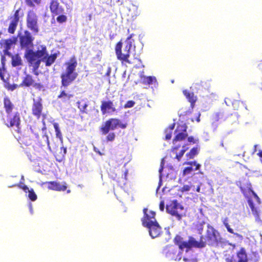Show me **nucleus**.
Returning <instances> with one entry per match:
<instances>
[{"mask_svg":"<svg viewBox=\"0 0 262 262\" xmlns=\"http://www.w3.org/2000/svg\"><path fill=\"white\" fill-rule=\"evenodd\" d=\"M100 110L102 115L112 114L117 111L115 104L110 100L101 101Z\"/></svg>","mask_w":262,"mask_h":262,"instance_id":"f3484780","label":"nucleus"},{"mask_svg":"<svg viewBox=\"0 0 262 262\" xmlns=\"http://www.w3.org/2000/svg\"><path fill=\"white\" fill-rule=\"evenodd\" d=\"M199 153V149L198 147H194L186 154V156L188 159H192Z\"/></svg>","mask_w":262,"mask_h":262,"instance_id":"72a5a7b5","label":"nucleus"},{"mask_svg":"<svg viewBox=\"0 0 262 262\" xmlns=\"http://www.w3.org/2000/svg\"><path fill=\"white\" fill-rule=\"evenodd\" d=\"M20 10V8H18L15 11L13 15H10L8 18L9 24L8 28V32L10 34H14L16 30L20 19L19 12Z\"/></svg>","mask_w":262,"mask_h":262,"instance_id":"4468645a","label":"nucleus"},{"mask_svg":"<svg viewBox=\"0 0 262 262\" xmlns=\"http://www.w3.org/2000/svg\"><path fill=\"white\" fill-rule=\"evenodd\" d=\"M38 18V17L34 11L31 10L28 11L26 18L27 27L35 35L39 31Z\"/></svg>","mask_w":262,"mask_h":262,"instance_id":"1a4fd4ad","label":"nucleus"},{"mask_svg":"<svg viewBox=\"0 0 262 262\" xmlns=\"http://www.w3.org/2000/svg\"><path fill=\"white\" fill-rule=\"evenodd\" d=\"M4 108L7 114H10L14 108V104L8 97H5L3 100Z\"/></svg>","mask_w":262,"mask_h":262,"instance_id":"c756f323","label":"nucleus"},{"mask_svg":"<svg viewBox=\"0 0 262 262\" xmlns=\"http://www.w3.org/2000/svg\"><path fill=\"white\" fill-rule=\"evenodd\" d=\"M60 149H61V151H62V150L63 151V154H66V152H67V149H66V148H65V147H61L60 148Z\"/></svg>","mask_w":262,"mask_h":262,"instance_id":"6e6d98bb","label":"nucleus"},{"mask_svg":"<svg viewBox=\"0 0 262 262\" xmlns=\"http://www.w3.org/2000/svg\"><path fill=\"white\" fill-rule=\"evenodd\" d=\"M106 137V140L107 141H113L114 140L116 135L113 132L108 133L107 134Z\"/></svg>","mask_w":262,"mask_h":262,"instance_id":"c03bdc74","label":"nucleus"},{"mask_svg":"<svg viewBox=\"0 0 262 262\" xmlns=\"http://www.w3.org/2000/svg\"><path fill=\"white\" fill-rule=\"evenodd\" d=\"M191 189V186L188 185H183L180 189V191L181 192H187L189 191Z\"/></svg>","mask_w":262,"mask_h":262,"instance_id":"49530a36","label":"nucleus"},{"mask_svg":"<svg viewBox=\"0 0 262 262\" xmlns=\"http://www.w3.org/2000/svg\"><path fill=\"white\" fill-rule=\"evenodd\" d=\"M183 259H184V261H187L188 260V259L187 258H184Z\"/></svg>","mask_w":262,"mask_h":262,"instance_id":"680f3d73","label":"nucleus"},{"mask_svg":"<svg viewBox=\"0 0 262 262\" xmlns=\"http://www.w3.org/2000/svg\"><path fill=\"white\" fill-rule=\"evenodd\" d=\"M258 155L259 156V157H260V161L261 162H262V150L261 151H259L258 153Z\"/></svg>","mask_w":262,"mask_h":262,"instance_id":"5fc2aeb1","label":"nucleus"},{"mask_svg":"<svg viewBox=\"0 0 262 262\" xmlns=\"http://www.w3.org/2000/svg\"><path fill=\"white\" fill-rule=\"evenodd\" d=\"M183 164L190 165V166L186 167L183 169L182 172L183 176L190 174L193 171V168L192 167V165L195 166L194 170H199L201 166V165L195 161L185 162L183 163Z\"/></svg>","mask_w":262,"mask_h":262,"instance_id":"393cba45","label":"nucleus"},{"mask_svg":"<svg viewBox=\"0 0 262 262\" xmlns=\"http://www.w3.org/2000/svg\"><path fill=\"white\" fill-rule=\"evenodd\" d=\"M6 72V69L5 67L1 66L0 67V78L2 81L6 82V80L4 78V74Z\"/></svg>","mask_w":262,"mask_h":262,"instance_id":"79ce46f5","label":"nucleus"},{"mask_svg":"<svg viewBox=\"0 0 262 262\" xmlns=\"http://www.w3.org/2000/svg\"><path fill=\"white\" fill-rule=\"evenodd\" d=\"M159 208H160V209L161 210V211H163L164 209V201H161L160 203V205H159Z\"/></svg>","mask_w":262,"mask_h":262,"instance_id":"603ef678","label":"nucleus"},{"mask_svg":"<svg viewBox=\"0 0 262 262\" xmlns=\"http://www.w3.org/2000/svg\"><path fill=\"white\" fill-rule=\"evenodd\" d=\"M144 215L141 219L142 225L145 227L148 226L149 224L157 222L156 218V213L153 211H149L148 213V209L147 208L143 209Z\"/></svg>","mask_w":262,"mask_h":262,"instance_id":"a211bd4d","label":"nucleus"},{"mask_svg":"<svg viewBox=\"0 0 262 262\" xmlns=\"http://www.w3.org/2000/svg\"><path fill=\"white\" fill-rule=\"evenodd\" d=\"M5 54L4 55H2L1 56V66L5 67V61H6V58L5 56Z\"/></svg>","mask_w":262,"mask_h":262,"instance_id":"3c124183","label":"nucleus"},{"mask_svg":"<svg viewBox=\"0 0 262 262\" xmlns=\"http://www.w3.org/2000/svg\"><path fill=\"white\" fill-rule=\"evenodd\" d=\"M135 104V102L133 100L127 101L126 103L124 104V107L125 108H130L134 106Z\"/></svg>","mask_w":262,"mask_h":262,"instance_id":"a18cd8bd","label":"nucleus"},{"mask_svg":"<svg viewBox=\"0 0 262 262\" xmlns=\"http://www.w3.org/2000/svg\"><path fill=\"white\" fill-rule=\"evenodd\" d=\"M248 262V258L245 248L241 247L236 253L235 257H232L230 262Z\"/></svg>","mask_w":262,"mask_h":262,"instance_id":"4be33fe9","label":"nucleus"},{"mask_svg":"<svg viewBox=\"0 0 262 262\" xmlns=\"http://www.w3.org/2000/svg\"><path fill=\"white\" fill-rule=\"evenodd\" d=\"M228 221L227 220V218L225 219L223 221V224H224V226H225V227L226 228L227 231L229 233L234 234L236 235L237 236H238L239 234L234 232L233 230L230 227V225H229Z\"/></svg>","mask_w":262,"mask_h":262,"instance_id":"c9c22d12","label":"nucleus"},{"mask_svg":"<svg viewBox=\"0 0 262 262\" xmlns=\"http://www.w3.org/2000/svg\"><path fill=\"white\" fill-rule=\"evenodd\" d=\"M45 184H47L49 189L55 191H65L67 188L66 182H63V184H61L59 182L57 181H50L46 182Z\"/></svg>","mask_w":262,"mask_h":262,"instance_id":"b1692460","label":"nucleus"},{"mask_svg":"<svg viewBox=\"0 0 262 262\" xmlns=\"http://www.w3.org/2000/svg\"><path fill=\"white\" fill-rule=\"evenodd\" d=\"M53 126L55 130L56 137L61 139L62 138V134L60 130L58 124L57 123H53Z\"/></svg>","mask_w":262,"mask_h":262,"instance_id":"4c0bfd02","label":"nucleus"},{"mask_svg":"<svg viewBox=\"0 0 262 262\" xmlns=\"http://www.w3.org/2000/svg\"><path fill=\"white\" fill-rule=\"evenodd\" d=\"M12 58V65L13 67H15L17 66H21L23 64L21 59L18 55L15 56L12 55L9 56Z\"/></svg>","mask_w":262,"mask_h":262,"instance_id":"473e14b6","label":"nucleus"},{"mask_svg":"<svg viewBox=\"0 0 262 262\" xmlns=\"http://www.w3.org/2000/svg\"><path fill=\"white\" fill-rule=\"evenodd\" d=\"M14 186H18L20 188L22 189L25 192H27L30 190L29 189L28 186L26 185H21L20 184H15Z\"/></svg>","mask_w":262,"mask_h":262,"instance_id":"de8ad7c7","label":"nucleus"},{"mask_svg":"<svg viewBox=\"0 0 262 262\" xmlns=\"http://www.w3.org/2000/svg\"><path fill=\"white\" fill-rule=\"evenodd\" d=\"M156 79L154 77L152 76H147L145 77L143 79V83L146 84H151L154 81H156Z\"/></svg>","mask_w":262,"mask_h":262,"instance_id":"58836bf2","label":"nucleus"},{"mask_svg":"<svg viewBox=\"0 0 262 262\" xmlns=\"http://www.w3.org/2000/svg\"><path fill=\"white\" fill-rule=\"evenodd\" d=\"M42 129H46V127H45V126H44L43 127H42Z\"/></svg>","mask_w":262,"mask_h":262,"instance_id":"0e129e2a","label":"nucleus"},{"mask_svg":"<svg viewBox=\"0 0 262 262\" xmlns=\"http://www.w3.org/2000/svg\"><path fill=\"white\" fill-rule=\"evenodd\" d=\"M77 64V59L74 56L65 62L66 70L60 75L62 86L67 88L77 78L78 73L76 72V68Z\"/></svg>","mask_w":262,"mask_h":262,"instance_id":"f257e3e1","label":"nucleus"},{"mask_svg":"<svg viewBox=\"0 0 262 262\" xmlns=\"http://www.w3.org/2000/svg\"><path fill=\"white\" fill-rule=\"evenodd\" d=\"M133 36L134 34H132L127 37L125 41V46L123 50H122V42L121 41L117 42L115 46V53L117 58L121 61L122 63H132L129 60V58L130 57V50L132 47V42L130 39Z\"/></svg>","mask_w":262,"mask_h":262,"instance_id":"20e7f679","label":"nucleus"},{"mask_svg":"<svg viewBox=\"0 0 262 262\" xmlns=\"http://www.w3.org/2000/svg\"><path fill=\"white\" fill-rule=\"evenodd\" d=\"M174 126H175V123H172V124H171L170 125H169L168 126V128L169 129L170 132H172V130L173 129Z\"/></svg>","mask_w":262,"mask_h":262,"instance_id":"864d4df0","label":"nucleus"},{"mask_svg":"<svg viewBox=\"0 0 262 262\" xmlns=\"http://www.w3.org/2000/svg\"><path fill=\"white\" fill-rule=\"evenodd\" d=\"M165 132L166 133L165 135V139L167 140H170L172 136V132L169 131V132L167 133V130H166Z\"/></svg>","mask_w":262,"mask_h":262,"instance_id":"8fccbe9b","label":"nucleus"},{"mask_svg":"<svg viewBox=\"0 0 262 262\" xmlns=\"http://www.w3.org/2000/svg\"><path fill=\"white\" fill-rule=\"evenodd\" d=\"M187 129V126L185 123L179 124L177 126L175 130V133H177V134L173 139L174 144L175 142L183 141L188 137Z\"/></svg>","mask_w":262,"mask_h":262,"instance_id":"dca6fc26","label":"nucleus"},{"mask_svg":"<svg viewBox=\"0 0 262 262\" xmlns=\"http://www.w3.org/2000/svg\"><path fill=\"white\" fill-rule=\"evenodd\" d=\"M167 212L180 221L185 215L184 207L177 200H172L166 207Z\"/></svg>","mask_w":262,"mask_h":262,"instance_id":"0eeeda50","label":"nucleus"},{"mask_svg":"<svg viewBox=\"0 0 262 262\" xmlns=\"http://www.w3.org/2000/svg\"><path fill=\"white\" fill-rule=\"evenodd\" d=\"M77 107L79 109L80 112L82 114H86L87 113V107L88 104L86 103H82L80 101H78L77 102Z\"/></svg>","mask_w":262,"mask_h":262,"instance_id":"f704fd0d","label":"nucleus"},{"mask_svg":"<svg viewBox=\"0 0 262 262\" xmlns=\"http://www.w3.org/2000/svg\"><path fill=\"white\" fill-rule=\"evenodd\" d=\"M127 126L126 122H122L117 118H110L100 127V130L102 135L107 134L110 130H114L117 127L125 128Z\"/></svg>","mask_w":262,"mask_h":262,"instance_id":"423d86ee","label":"nucleus"},{"mask_svg":"<svg viewBox=\"0 0 262 262\" xmlns=\"http://www.w3.org/2000/svg\"><path fill=\"white\" fill-rule=\"evenodd\" d=\"M186 145H184L182 146V149L180 151V152L178 154L177 153V150L180 147L181 145H176L171 149V151L173 152L174 154H176V158L180 161L181 158L184 155V153L186 150H188V148L187 147Z\"/></svg>","mask_w":262,"mask_h":262,"instance_id":"c85d7f7f","label":"nucleus"},{"mask_svg":"<svg viewBox=\"0 0 262 262\" xmlns=\"http://www.w3.org/2000/svg\"><path fill=\"white\" fill-rule=\"evenodd\" d=\"M50 10L53 17L64 13V8L60 5L58 0H51Z\"/></svg>","mask_w":262,"mask_h":262,"instance_id":"aec40b11","label":"nucleus"},{"mask_svg":"<svg viewBox=\"0 0 262 262\" xmlns=\"http://www.w3.org/2000/svg\"><path fill=\"white\" fill-rule=\"evenodd\" d=\"M40 128L37 125L34 124L30 126L28 129L21 138L23 144L29 146L33 143H38L39 140V133Z\"/></svg>","mask_w":262,"mask_h":262,"instance_id":"39448f33","label":"nucleus"},{"mask_svg":"<svg viewBox=\"0 0 262 262\" xmlns=\"http://www.w3.org/2000/svg\"><path fill=\"white\" fill-rule=\"evenodd\" d=\"M70 192H71L70 190H67V192H68V193H70Z\"/></svg>","mask_w":262,"mask_h":262,"instance_id":"e2e57ef3","label":"nucleus"},{"mask_svg":"<svg viewBox=\"0 0 262 262\" xmlns=\"http://www.w3.org/2000/svg\"><path fill=\"white\" fill-rule=\"evenodd\" d=\"M222 239L219 232L212 226L208 225L205 235H201L199 241H196V248H204L207 245L210 246H216L221 243Z\"/></svg>","mask_w":262,"mask_h":262,"instance_id":"f03ea898","label":"nucleus"},{"mask_svg":"<svg viewBox=\"0 0 262 262\" xmlns=\"http://www.w3.org/2000/svg\"><path fill=\"white\" fill-rule=\"evenodd\" d=\"M46 137L47 138V143L48 145H49V139H48V136H46Z\"/></svg>","mask_w":262,"mask_h":262,"instance_id":"052dcab7","label":"nucleus"},{"mask_svg":"<svg viewBox=\"0 0 262 262\" xmlns=\"http://www.w3.org/2000/svg\"><path fill=\"white\" fill-rule=\"evenodd\" d=\"M43 108L42 100L40 97H39L37 100L33 99L31 110L32 114L37 119H39L41 117L43 118V120L46 118V115L42 113ZM42 122L45 125V123L43 120H42Z\"/></svg>","mask_w":262,"mask_h":262,"instance_id":"ddd939ff","label":"nucleus"},{"mask_svg":"<svg viewBox=\"0 0 262 262\" xmlns=\"http://www.w3.org/2000/svg\"><path fill=\"white\" fill-rule=\"evenodd\" d=\"M163 164H164V163L163 162H161V168H160L159 169V172H161L163 170Z\"/></svg>","mask_w":262,"mask_h":262,"instance_id":"4d7b16f0","label":"nucleus"},{"mask_svg":"<svg viewBox=\"0 0 262 262\" xmlns=\"http://www.w3.org/2000/svg\"><path fill=\"white\" fill-rule=\"evenodd\" d=\"M58 15L56 20L58 23L62 24L67 21V16L66 15L63 14V13Z\"/></svg>","mask_w":262,"mask_h":262,"instance_id":"a19ab883","label":"nucleus"},{"mask_svg":"<svg viewBox=\"0 0 262 262\" xmlns=\"http://www.w3.org/2000/svg\"><path fill=\"white\" fill-rule=\"evenodd\" d=\"M33 54L36 55L39 59H43L45 56L47 55V49L45 45L40 46L39 48L36 51H33L32 50H29Z\"/></svg>","mask_w":262,"mask_h":262,"instance_id":"a878e982","label":"nucleus"},{"mask_svg":"<svg viewBox=\"0 0 262 262\" xmlns=\"http://www.w3.org/2000/svg\"><path fill=\"white\" fill-rule=\"evenodd\" d=\"M58 56L57 53L52 54L50 55H48L44 57L43 59H41V61L44 62L46 67H50L54 63Z\"/></svg>","mask_w":262,"mask_h":262,"instance_id":"cd10ccee","label":"nucleus"},{"mask_svg":"<svg viewBox=\"0 0 262 262\" xmlns=\"http://www.w3.org/2000/svg\"><path fill=\"white\" fill-rule=\"evenodd\" d=\"M98 153L99 154V155H101L100 152L99 151Z\"/></svg>","mask_w":262,"mask_h":262,"instance_id":"69168bd1","label":"nucleus"},{"mask_svg":"<svg viewBox=\"0 0 262 262\" xmlns=\"http://www.w3.org/2000/svg\"><path fill=\"white\" fill-rule=\"evenodd\" d=\"M148 229L149 235L152 238L159 236L162 233V229L158 222H155L145 226Z\"/></svg>","mask_w":262,"mask_h":262,"instance_id":"412c9836","label":"nucleus"},{"mask_svg":"<svg viewBox=\"0 0 262 262\" xmlns=\"http://www.w3.org/2000/svg\"><path fill=\"white\" fill-rule=\"evenodd\" d=\"M20 46L21 49H25L27 50L32 48L33 46V37L31 33L28 30L24 32V34L18 36Z\"/></svg>","mask_w":262,"mask_h":262,"instance_id":"9b49d317","label":"nucleus"},{"mask_svg":"<svg viewBox=\"0 0 262 262\" xmlns=\"http://www.w3.org/2000/svg\"><path fill=\"white\" fill-rule=\"evenodd\" d=\"M31 86L38 90H40L43 88V85L41 83L35 82V80L32 75L29 74H26L23 78V79L19 86L30 87Z\"/></svg>","mask_w":262,"mask_h":262,"instance_id":"2eb2a0df","label":"nucleus"},{"mask_svg":"<svg viewBox=\"0 0 262 262\" xmlns=\"http://www.w3.org/2000/svg\"><path fill=\"white\" fill-rule=\"evenodd\" d=\"M28 192V197L30 199V200H31L32 201H36L37 197V195L34 191V190L32 188H31L29 190Z\"/></svg>","mask_w":262,"mask_h":262,"instance_id":"ea45409f","label":"nucleus"},{"mask_svg":"<svg viewBox=\"0 0 262 262\" xmlns=\"http://www.w3.org/2000/svg\"><path fill=\"white\" fill-rule=\"evenodd\" d=\"M200 116H201L200 114H198V116L197 117V118H196V121L197 122H199V121H200Z\"/></svg>","mask_w":262,"mask_h":262,"instance_id":"bf43d9fd","label":"nucleus"},{"mask_svg":"<svg viewBox=\"0 0 262 262\" xmlns=\"http://www.w3.org/2000/svg\"><path fill=\"white\" fill-rule=\"evenodd\" d=\"M193 86L198 89H202L204 90H208L211 86L210 83L207 81H201L193 83Z\"/></svg>","mask_w":262,"mask_h":262,"instance_id":"7c9ffc66","label":"nucleus"},{"mask_svg":"<svg viewBox=\"0 0 262 262\" xmlns=\"http://www.w3.org/2000/svg\"><path fill=\"white\" fill-rule=\"evenodd\" d=\"M165 252L166 256L171 260H180L181 258V252H178L177 248L174 246L167 247L165 249Z\"/></svg>","mask_w":262,"mask_h":262,"instance_id":"6ab92c4d","label":"nucleus"},{"mask_svg":"<svg viewBox=\"0 0 262 262\" xmlns=\"http://www.w3.org/2000/svg\"><path fill=\"white\" fill-rule=\"evenodd\" d=\"M1 120L8 127H12L15 126L19 128L20 124V114L17 112L13 115L10 114H7L5 116L3 112H1Z\"/></svg>","mask_w":262,"mask_h":262,"instance_id":"6e6552de","label":"nucleus"},{"mask_svg":"<svg viewBox=\"0 0 262 262\" xmlns=\"http://www.w3.org/2000/svg\"><path fill=\"white\" fill-rule=\"evenodd\" d=\"M73 97V95L67 93L65 90H62L57 96V98L61 99L63 102H67Z\"/></svg>","mask_w":262,"mask_h":262,"instance_id":"2f4dec72","label":"nucleus"},{"mask_svg":"<svg viewBox=\"0 0 262 262\" xmlns=\"http://www.w3.org/2000/svg\"><path fill=\"white\" fill-rule=\"evenodd\" d=\"M42 0H25L26 4L31 7L35 6L34 4L39 5L41 4Z\"/></svg>","mask_w":262,"mask_h":262,"instance_id":"e433bc0d","label":"nucleus"},{"mask_svg":"<svg viewBox=\"0 0 262 262\" xmlns=\"http://www.w3.org/2000/svg\"><path fill=\"white\" fill-rule=\"evenodd\" d=\"M239 187L244 196L247 199L249 205L256 220H259V212L255 207L251 198L252 196H254L258 203L260 202V200L256 193L252 190L251 183L249 181H241Z\"/></svg>","mask_w":262,"mask_h":262,"instance_id":"7ed1b4c3","label":"nucleus"},{"mask_svg":"<svg viewBox=\"0 0 262 262\" xmlns=\"http://www.w3.org/2000/svg\"><path fill=\"white\" fill-rule=\"evenodd\" d=\"M18 87V85L16 84H10L9 83L5 84V88L10 91H13Z\"/></svg>","mask_w":262,"mask_h":262,"instance_id":"37998d69","label":"nucleus"},{"mask_svg":"<svg viewBox=\"0 0 262 262\" xmlns=\"http://www.w3.org/2000/svg\"><path fill=\"white\" fill-rule=\"evenodd\" d=\"M16 41V38L13 37L12 38H8L5 40H1L0 41V45L2 47L4 48L3 52L5 55L8 56H11V53L9 52L11 46L15 44Z\"/></svg>","mask_w":262,"mask_h":262,"instance_id":"5701e85b","label":"nucleus"},{"mask_svg":"<svg viewBox=\"0 0 262 262\" xmlns=\"http://www.w3.org/2000/svg\"><path fill=\"white\" fill-rule=\"evenodd\" d=\"M187 140L189 142L195 144L199 141V140L195 139L193 136H189L187 138Z\"/></svg>","mask_w":262,"mask_h":262,"instance_id":"09e8293b","label":"nucleus"},{"mask_svg":"<svg viewBox=\"0 0 262 262\" xmlns=\"http://www.w3.org/2000/svg\"><path fill=\"white\" fill-rule=\"evenodd\" d=\"M183 93L188 101L190 103L191 107L193 108L197 100V97L194 95L193 92H190L187 90H183Z\"/></svg>","mask_w":262,"mask_h":262,"instance_id":"bb28decb","label":"nucleus"},{"mask_svg":"<svg viewBox=\"0 0 262 262\" xmlns=\"http://www.w3.org/2000/svg\"><path fill=\"white\" fill-rule=\"evenodd\" d=\"M183 239V238L179 235H177L174 238V244L178 245L181 250L184 248H196V240L194 237L189 236L188 242H184Z\"/></svg>","mask_w":262,"mask_h":262,"instance_id":"f8f14e48","label":"nucleus"},{"mask_svg":"<svg viewBox=\"0 0 262 262\" xmlns=\"http://www.w3.org/2000/svg\"><path fill=\"white\" fill-rule=\"evenodd\" d=\"M25 57L27 59L29 66L32 67L33 73L35 75L38 76L39 75L38 70L40 67L41 59H39L29 50L25 53Z\"/></svg>","mask_w":262,"mask_h":262,"instance_id":"9d476101","label":"nucleus"},{"mask_svg":"<svg viewBox=\"0 0 262 262\" xmlns=\"http://www.w3.org/2000/svg\"><path fill=\"white\" fill-rule=\"evenodd\" d=\"M200 190H201V187H200V185H199V186H198V187H196V191L198 192H200Z\"/></svg>","mask_w":262,"mask_h":262,"instance_id":"13d9d810","label":"nucleus"}]
</instances>
